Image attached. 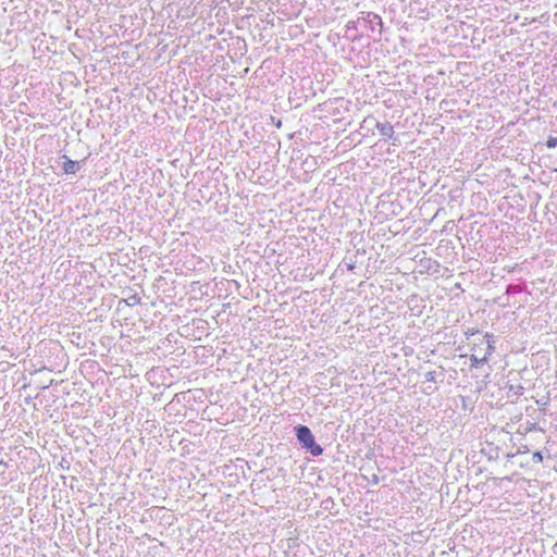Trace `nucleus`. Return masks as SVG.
Masks as SVG:
<instances>
[{
  "instance_id": "obj_10",
  "label": "nucleus",
  "mask_w": 557,
  "mask_h": 557,
  "mask_svg": "<svg viewBox=\"0 0 557 557\" xmlns=\"http://www.w3.org/2000/svg\"><path fill=\"white\" fill-rule=\"evenodd\" d=\"M557 146V137H554V136H548L547 140H546V147L548 149H553Z\"/></svg>"
},
{
  "instance_id": "obj_4",
  "label": "nucleus",
  "mask_w": 557,
  "mask_h": 557,
  "mask_svg": "<svg viewBox=\"0 0 557 557\" xmlns=\"http://www.w3.org/2000/svg\"><path fill=\"white\" fill-rule=\"evenodd\" d=\"M376 128L382 136L389 138V139L394 137V133H395L394 127L389 122H384V123L377 122Z\"/></svg>"
},
{
  "instance_id": "obj_9",
  "label": "nucleus",
  "mask_w": 557,
  "mask_h": 557,
  "mask_svg": "<svg viewBox=\"0 0 557 557\" xmlns=\"http://www.w3.org/2000/svg\"><path fill=\"white\" fill-rule=\"evenodd\" d=\"M531 459H532V461H533L534 463H540V462H542V461H543V459H544L543 451H541V450H536V451H534V453L532 454V458H531Z\"/></svg>"
},
{
  "instance_id": "obj_8",
  "label": "nucleus",
  "mask_w": 557,
  "mask_h": 557,
  "mask_svg": "<svg viewBox=\"0 0 557 557\" xmlns=\"http://www.w3.org/2000/svg\"><path fill=\"white\" fill-rule=\"evenodd\" d=\"M425 382L435 383L437 381V375L435 371H429L424 374Z\"/></svg>"
},
{
  "instance_id": "obj_7",
  "label": "nucleus",
  "mask_w": 557,
  "mask_h": 557,
  "mask_svg": "<svg viewBox=\"0 0 557 557\" xmlns=\"http://www.w3.org/2000/svg\"><path fill=\"white\" fill-rule=\"evenodd\" d=\"M359 25H362L361 16L358 17L357 21H349L347 23V25H346V29H347V32H349V30H357Z\"/></svg>"
},
{
  "instance_id": "obj_13",
  "label": "nucleus",
  "mask_w": 557,
  "mask_h": 557,
  "mask_svg": "<svg viewBox=\"0 0 557 557\" xmlns=\"http://www.w3.org/2000/svg\"><path fill=\"white\" fill-rule=\"evenodd\" d=\"M371 482H372L373 484H377V483H379V476H377L376 474H373V475H372V480H371Z\"/></svg>"
},
{
  "instance_id": "obj_12",
  "label": "nucleus",
  "mask_w": 557,
  "mask_h": 557,
  "mask_svg": "<svg viewBox=\"0 0 557 557\" xmlns=\"http://www.w3.org/2000/svg\"><path fill=\"white\" fill-rule=\"evenodd\" d=\"M129 300H132L133 305H135V304L139 302L140 298L137 295H134V296L129 297Z\"/></svg>"
},
{
  "instance_id": "obj_1",
  "label": "nucleus",
  "mask_w": 557,
  "mask_h": 557,
  "mask_svg": "<svg viewBox=\"0 0 557 557\" xmlns=\"http://www.w3.org/2000/svg\"><path fill=\"white\" fill-rule=\"evenodd\" d=\"M294 435L306 453L312 457H318L323 454V447L317 443L315 437L309 426L297 424L294 426Z\"/></svg>"
},
{
  "instance_id": "obj_11",
  "label": "nucleus",
  "mask_w": 557,
  "mask_h": 557,
  "mask_svg": "<svg viewBox=\"0 0 557 557\" xmlns=\"http://www.w3.org/2000/svg\"><path fill=\"white\" fill-rule=\"evenodd\" d=\"M436 391L435 387H432V386H428L425 388H423V393L426 394V395H431L433 394L434 392Z\"/></svg>"
},
{
  "instance_id": "obj_5",
  "label": "nucleus",
  "mask_w": 557,
  "mask_h": 557,
  "mask_svg": "<svg viewBox=\"0 0 557 557\" xmlns=\"http://www.w3.org/2000/svg\"><path fill=\"white\" fill-rule=\"evenodd\" d=\"M484 338L486 339L487 344L485 355L490 357L495 351V336L493 334L486 333Z\"/></svg>"
},
{
  "instance_id": "obj_2",
  "label": "nucleus",
  "mask_w": 557,
  "mask_h": 557,
  "mask_svg": "<svg viewBox=\"0 0 557 557\" xmlns=\"http://www.w3.org/2000/svg\"><path fill=\"white\" fill-rule=\"evenodd\" d=\"M362 26L369 28L372 33L377 30V34L381 36L383 33V21L381 16L373 12L362 13L361 16Z\"/></svg>"
},
{
  "instance_id": "obj_17",
  "label": "nucleus",
  "mask_w": 557,
  "mask_h": 557,
  "mask_svg": "<svg viewBox=\"0 0 557 557\" xmlns=\"http://www.w3.org/2000/svg\"><path fill=\"white\" fill-rule=\"evenodd\" d=\"M440 375L442 376V379H441V382H442V381H443V379H444V373H443V371H441Z\"/></svg>"
},
{
  "instance_id": "obj_6",
  "label": "nucleus",
  "mask_w": 557,
  "mask_h": 557,
  "mask_svg": "<svg viewBox=\"0 0 557 557\" xmlns=\"http://www.w3.org/2000/svg\"><path fill=\"white\" fill-rule=\"evenodd\" d=\"M488 361V357L484 354L483 357H478L476 355L470 356V367L479 368Z\"/></svg>"
},
{
  "instance_id": "obj_15",
  "label": "nucleus",
  "mask_w": 557,
  "mask_h": 557,
  "mask_svg": "<svg viewBox=\"0 0 557 557\" xmlns=\"http://www.w3.org/2000/svg\"><path fill=\"white\" fill-rule=\"evenodd\" d=\"M355 267H356V265H355V263H349V264H347V269H348L349 271H352V270L355 269Z\"/></svg>"
},
{
  "instance_id": "obj_3",
  "label": "nucleus",
  "mask_w": 557,
  "mask_h": 557,
  "mask_svg": "<svg viewBox=\"0 0 557 557\" xmlns=\"http://www.w3.org/2000/svg\"><path fill=\"white\" fill-rule=\"evenodd\" d=\"M61 159L63 160L62 169L65 174H76L85 163V159L82 161H74L65 154H63Z\"/></svg>"
},
{
  "instance_id": "obj_14",
  "label": "nucleus",
  "mask_w": 557,
  "mask_h": 557,
  "mask_svg": "<svg viewBox=\"0 0 557 557\" xmlns=\"http://www.w3.org/2000/svg\"><path fill=\"white\" fill-rule=\"evenodd\" d=\"M272 121H274V117H272ZM275 124L276 127H281L282 125V122L281 120H277V122H273Z\"/></svg>"
},
{
  "instance_id": "obj_16",
  "label": "nucleus",
  "mask_w": 557,
  "mask_h": 557,
  "mask_svg": "<svg viewBox=\"0 0 557 557\" xmlns=\"http://www.w3.org/2000/svg\"><path fill=\"white\" fill-rule=\"evenodd\" d=\"M53 383V380H50L48 384L42 385L41 388H48Z\"/></svg>"
}]
</instances>
